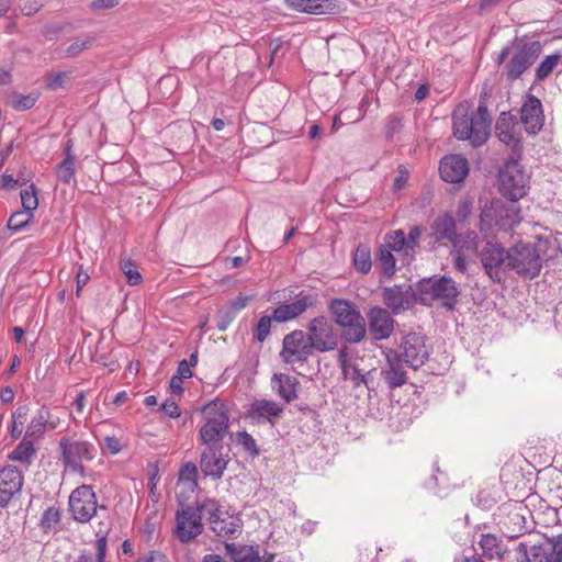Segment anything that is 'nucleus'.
<instances>
[{"mask_svg": "<svg viewBox=\"0 0 562 562\" xmlns=\"http://www.w3.org/2000/svg\"><path fill=\"white\" fill-rule=\"evenodd\" d=\"M543 50V44L535 35L515 36L499 52L495 63L507 82L524 80Z\"/></svg>", "mask_w": 562, "mask_h": 562, "instance_id": "1", "label": "nucleus"}, {"mask_svg": "<svg viewBox=\"0 0 562 562\" xmlns=\"http://www.w3.org/2000/svg\"><path fill=\"white\" fill-rule=\"evenodd\" d=\"M491 124L492 119L484 100L479 101L475 114L468 102L458 104L452 112L453 136L459 140H469L473 147L487 140Z\"/></svg>", "mask_w": 562, "mask_h": 562, "instance_id": "2", "label": "nucleus"}, {"mask_svg": "<svg viewBox=\"0 0 562 562\" xmlns=\"http://www.w3.org/2000/svg\"><path fill=\"white\" fill-rule=\"evenodd\" d=\"M557 240H539L531 245L518 243L508 249L507 268L524 279L532 280L539 276L543 261L558 254Z\"/></svg>", "mask_w": 562, "mask_h": 562, "instance_id": "3", "label": "nucleus"}, {"mask_svg": "<svg viewBox=\"0 0 562 562\" xmlns=\"http://www.w3.org/2000/svg\"><path fill=\"white\" fill-rule=\"evenodd\" d=\"M418 302L425 306H431L439 302L441 307L453 311L459 303L461 295L460 284L451 277L435 274L424 278L416 284Z\"/></svg>", "mask_w": 562, "mask_h": 562, "instance_id": "4", "label": "nucleus"}, {"mask_svg": "<svg viewBox=\"0 0 562 562\" xmlns=\"http://www.w3.org/2000/svg\"><path fill=\"white\" fill-rule=\"evenodd\" d=\"M329 311L335 323L341 328L342 338L349 344H358L366 336V323L356 305L347 300L334 299Z\"/></svg>", "mask_w": 562, "mask_h": 562, "instance_id": "5", "label": "nucleus"}, {"mask_svg": "<svg viewBox=\"0 0 562 562\" xmlns=\"http://www.w3.org/2000/svg\"><path fill=\"white\" fill-rule=\"evenodd\" d=\"M205 423L199 430L201 443H223L229 428V411L227 406L213 400L202 407Z\"/></svg>", "mask_w": 562, "mask_h": 562, "instance_id": "6", "label": "nucleus"}, {"mask_svg": "<svg viewBox=\"0 0 562 562\" xmlns=\"http://www.w3.org/2000/svg\"><path fill=\"white\" fill-rule=\"evenodd\" d=\"M530 176L520 165L518 158L510 156L498 172L499 193L512 202H517L527 195Z\"/></svg>", "mask_w": 562, "mask_h": 562, "instance_id": "7", "label": "nucleus"}, {"mask_svg": "<svg viewBox=\"0 0 562 562\" xmlns=\"http://www.w3.org/2000/svg\"><path fill=\"white\" fill-rule=\"evenodd\" d=\"M203 510H206V507H202V502L195 506H184L183 502H179L175 533L181 543H188L203 532Z\"/></svg>", "mask_w": 562, "mask_h": 562, "instance_id": "8", "label": "nucleus"}, {"mask_svg": "<svg viewBox=\"0 0 562 562\" xmlns=\"http://www.w3.org/2000/svg\"><path fill=\"white\" fill-rule=\"evenodd\" d=\"M58 449L65 468L81 476L85 475L83 461H91L95 456V447L85 440H70L63 437L59 441Z\"/></svg>", "mask_w": 562, "mask_h": 562, "instance_id": "9", "label": "nucleus"}, {"mask_svg": "<svg viewBox=\"0 0 562 562\" xmlns=\"http://www.w3.org/2000/svg\"><path fill=\"white\" fill-rule=\"evenodd\" d=\"M477 257L488 279L495 283H501L504 280L506 269H508V249L506 250L497 241L487 240L481 247Z\"/></svg>", "mask_w": 562, "mask_h": 562, "instance_id": "10", "label": "nucleus"}, {"mask_svg": "<svg viewBox=\"0 0 562 562\" xmlns=\"http://www.w3.org/2000/svg\"><path fill=\"white\" fill-rule=\"evenodd\" d=\"M202 507H206L211 529L217 537L232 539L240 533L241 520L223 510L216 499L205 498Z\"/></svg>", "mask_w": 562, "mask_h": 562, "instance_id": "11", "label": "nucleus"}, {"mask_svg": "<svg viewBox=\"0 0 562 562\" xmlns=\"http://www.w3.org/2000/svg\"><path fill=\"white\" fill-rule=\"evenodd\" d=\"M69 510L72 518L80 524L89 522L98 510L106 512L104 505H98L97 495L90 485L75 488L69 496Z\"/></svg>", "mask_w": 562, "mask_h": 562, "instance_id": "12", "label": "nucleus"}, {"mask_svg": "<svg viewBox=\"0 0 562 562\" xmlns=\"http://www.w3.org/2000/svg\"><path fill=\"white\" fill-rule=\"evenodd\" d=\"M306 336L314 351L328 352L338 345V335L333 324L325 316H317L311 319L306 326Z\"/></svg>", "mask_w": 562, "mask_h": 562, "instance_id": "13", "label": "nucleus"}, {"mask_svg": "<svg viewBox=\"0 0 562 562\" xmlns=\"http://www.w3.org/2000/svg\"><path fill=\"white\" fill-rule=\"evenodd\" d=\"M313 352L306 334L295 329L284 336L280 358L286 364L304 363Z\"/></svg>", "mask_w": 562, "mask_h": 562, "instance_id": "14", "label": "nucleus"}, {"mask_svg": "<svg viewBox=\"0 0 562 562\" xmlns=\"http://www.w3.org/2000/svg\"><path fill=\"white\" fill-rule=\"evenodd\" d=\"M426 336L418 333H408L402 338L400 353L396 355L409 368L417 370L429 358L430 350L426 345Z\"/></svg>", "mask_w": 562, "mask_h": 562, "instance_id": "15", "label": "nucleus"}, {"mask_svg": "<svg viewBox=\"0 0 562 562\" xmlns=\"http://www.w3.org/2000/svg\"><path fill=\"white\" fill-rule=\"evenodd\" d=\"M383 303L391 310L393 315L407 311L418 301L417 291L409 284H395L385 286L381 293Z\"/></svg>", "mask_w": 562, "mask_h": 562, "instance_id": "16", "label": "nucleus"}, {"mask_svg": "<svg viewBox=\"0 0 562 562\" xmlns=\"http://www.w3.org/2000/svg\"><path fill=\"white\" fill-rule=\"evenodd\" d=\"M205 447L201 452L200 469L205 476L220 480L228 464V459L223 453V443H203Z\"/></svg>", "mask_w": 562, "mask_h": 562, "instance_id": "17", "label": "nucleus"}, {"mask_svg": "<svg viewBox=\"0 0 562 562\" xmlns=\"http://www.w3.org/2000/svg\"><path fill=\"white\" fill-rule=\"evenodd\" d=\"M520 121L528 135H538L546 121L543 108L540 99L531 93L524 97V102L520 109Z\"/></svg>", "mask_w": 562, "mask_h": 562, "instance_id": "18", "label": "nucleus"}, {"mask_svg": "<svg viewBox=\"0 0 562 562\" xmlns=\"http://www.w3.org/2000/svg\"><path fill=\"white\" fill-rule=\"evenodd\" d=\"M24 477L22 472L13 465L0 470V507L5 508L10 502L20 496Z\"/></svg>", "mask_w": 562, "mask_h": 562, "instance_id": "19", "label": "nucleus"}, {"mask_svg": "<svg viewBox=\"0 0 562 562\" xmlns=\"http://www.w3.org/2000/svg\"><path fill=\"white\" fill-rule=\"evenodd\" d=\"M317 295L301 291L294 302L280 304L273 310V321L285 323L305 313L307 308L315 307Z\"/></svg>", "mask_w": 562, "mask_h": 562, "instance_id": "20", "label": "nucleus"}, {"mask_svg": "<svg viewBox=\"0 0 562 562\" xmlns=\"http://www.w3.org/2000/svg\"><path fill=\"white\" fill-rule=\"evenodd\" d=\"M369 331L375 340H384L391 337L395 321L392 312L381 306H372L367 313Z\"/></svg>", "mask_w": 562, "mask_h": 562, "instance_id": "21", "label": "nucleus"}, {"mask_svg": "<svg viewBox=\"0 0 562 562\" xmlns=\"http://www.w3.org/2000/svg\"><path fill=\"white\" fill-rule=\"evenodd\" d=\"M439 173L443 181L459 183L469 173V162L461 155H449L440 160Z\"/></svg>", "mask_w": 562, "mask_h": 562, "instance_id": "22", "label": "nucleus"}, {"mask_svg": "<svg viewBox=\"0 0 562 562\" xmlns=\"http://www.w3.org/2000/svg\"><path fill=\"white\" fill-rule=\"evenodd\" d=\"M288 9L308 14H336L339 12L337 0H284Z\"/></svg>", "mask_w": 562, "mask_h": 562, "instance_id": "23", "label": "nucleus"}, {"mask_svg": "<svg viewBox=\"0 0 562 562\" xmlns=\"http://www.w3.org/2000/svg\"><path fill=\"white\" fill-rule=\"evenodd\" d=\"M283 413V406L270 400H256L250 404L248 416L260 423L276 425Z\"/></svg>", "mask_w": 562, "mask_h": 562, "instance_id": "24", "label": "nucleus"}, {"mask_svg": "<svg viewBox=\"0 0 562 562\" xmlns=\"http://www.w3.org/2000/svg\"><path fill=\"white\" fill-rule=\"evenodd\" d=\"M430 238L438 244H453L458 238L457 222L450 213H445L435 218L430 224Z\"/></svg>", "mask_w": 562, "mask_h": 562, "instance_id": "25", "label": "nucleus"}, {"mask_svg": "<svg viewBox=\"0 0 562 562\" xmlns=\"http://www.w3.org/2000/svg\"><path fill=\"white\" fill-rule=\"evenodd\" d=\"M497 215V227L501 231H508L518 225L521 221V210L516 202L493 200Z\"/></svg>", "mask_w": 562, "mask_h": 562, "instance_id": "26", "label": "nucleus"}, {"mask_svg": "<svg viewBox=\"0 0 562 562\" xmlns=\"http://www.w3.org/2000/svg\"><path fill=\"white\" fill-rule=\"evenodd\" d=\"M271 386L281 398L286 403H291L297 398L300 381L297 378L289 374L276 373L271 379Z\"/></svg>", "mask_w": 562, "mask_h": 562, "instance_id": "27", "label": "nucleus"}, {"mask_svg": "<svg viewBox=\"0 0 562 562\" xmlns=\"http://www.w3.org/2000/svg\"><path fill=\"white\" fill-rule=\"evenodd\" d=\"M515 116L510 112H501L495 130L498 139L514 148L521 147L520 139L515 134Z\"/></svg>", "mask_w": 562, "mask_h": 562, "instance_id": "28", "label": "nucleus"}, {"mask_svg": "<svg viewBox=\"0 0 562 562\" xmlns=\"http://www.w3.org/2000/svg\"><path fill=\"white\" fill-rule=\"evenodd\" d=\"M401 358H387V368L382 370V378L390 390H394L407 382L406 371L402 364Z\"/></svg>", "mask_w": 562, "mask_h": 562, "instance_id": "29", "label": "nucleus"}, {"mask_svg": "<svg viewBox=\"0 0 562 562\" xmlns=\"http://www.w3.org/2000/svg\"><path fill=\"white\" fill-rule=\"evenodd\" d=\"M225 549L234 562H258L259 547L226 543Z\"/></svg>", "mask_w": 562, "mask_h": 562, "instance_id": "30", "label": "nucleus"}, {"mask_svg": "<svg viewBox=\"0 0 562 562\" xmlns=\"http://www.w3.org/2000/svg\"><path fill=\"white\" fill-rule=\"evenodd\" d=\"M502 543V540L493 533H482L479 540L482 555L490 560L503 557L504 550Z\"/></svg>", "mask_w": 562, "mask_h": 562, "instance_id": "31", "label": "nucleus"}, {"mask_svg": "<svg viewBox=\"0 0 562 562\" xmlns=\"http://www.w3.org/2000/svg\"><path fill=\"white\" fill-rule=\"evenodd\" d=\"M75 164L76 158L71 153V145L68 144L65 148V158L56 168V176L60 182L69 184L75 181Z\"/></svg>", "mask_w": 562, "mask_h": 562, "instance_id": "32", "label": "nucleus"}, {"mask_svg": "<svg viewBox=\"0 0 562 562\" xmlns=\"http://www.w3.org/2000/svg\"><path fill=\"white\" fill-rule=\"evenodd\" d=\"M452 249L456 252H472L477 256L479 249V235L474 231H467L463 234L458 233V238L452 244Z\"/></svg>", "mask_w": 562, "mask_h": 562, "instance_id": "33", "label": "nucleus"}, {"mask_svg": "<svg viewBox=\"0 0 562 562\" xmlns=\"http://www.w3.org/2000/svg\"><path fill=\"white\" fill-rule=\"evenodd\" d=\"M562 63V55L554 53L547 55L535 69V82L544 81Z\"/></svg>", "mask_w": 562, "mask_h": 562, "instance_id": "34", "label": "nucleus"}, {"mask_svg": "<svg viewBox=\"0 0 562 562\" xmlns=\"http://www.w3.org/2000/svg\"><path fill=\"white\" fill-rule=\"evenodd\" d=\"M376 266L380 269L381 273L391 279L395 276L396 272V260L394 255L387 247H383L382 245L379 247L376 252Z\"/></svg>", "mask_w": 562, "mask_h": 562, "instance_id": "35", "label": "nucleus"}, {"mask_svg": "<svg viewBox=\"0 0 562 562\" xmlns=\"http://www.w3.org/2000/svg\"><path fill=\"white\" fill-rule=\"evenodd\" d=\"M383 247H387L391 251L403 252V255H412L406 243V235L403 229H396L387 233L384 237Z\"/></svg>", "mask_w": 562, "mask_h": 562, "instance_id": "36", "label": "nucleus"}, {"mask_svg": "<svg viewBox=\"0 0 562 562\" xmlns=\"http://www.w3.org/2000/svg\"><path fill=\"white\" fill-rule=\"evenodd\" d=\"M355 269L361 274H368L372 268L371 251L364 244L358 245L353 252Z\"/></svg>", "mask_w": 562, "mask_h": 562, "instance_id": "37", "label": "nucleus"}, {"mask_svg": "<svg viewBox=\"0 0 562 562\" xmlns=\"http://www.w3.org/2000/svg\"><path fill=\"white\" fill-rule=\"evenodd\" d=\"M48 424V412L41 409L36 416H34L25 431L24 437L37 440L44 434L45 427Z\"/></svg>", "mask_w": 562, "mask_h": 562, "instance_id": "38", "label": "nucleus"}, {"mask_svg": "<svg viewBox=\"0 0 562 562\" xmlns=\"http://www.w3.org/2000/svg\"><path fill=\"white\" fill-rule=\"evenodd\" d=\"M38 100V93L31 92L29 94H22L20 92H11L9 94V102L15 111H26L32 109Z\"/></svg>", "mask_w": 562, "mask_h": 562, "instance_id": "39", "label": "nucleus"}, {"mask_svg": "<svg viewBox=\"0 0 562 562\" xmlns=\"http://www.w3.org/2000/svg\"><path fill=\"white\" fill-rule=\"evenodd\" d=\"M34 440L24 437L21 442L10 453L9 458L14 461L30 463L35 454Z\"/></svg>", "mask_w": 562, "mask_h": 562, "instance_id": "40", "label": "nucleus"}, {"mask_svg": "<svg viewBox=\"0 0 562 562\" xmlns=\"http://www.w3.org/2000/svg\"><path fill=\"white\" fill-rule=\"evenodd\" d=\"M60 518L61 513L59 507L50 506L43 512L38 526L44 533H49L55 529L56 525L60 522Z\"/></svg>", "mask_w": 562, "mask_h": 562, "instance_id": "41", "label": "nucleus"}, {"mask_svg": "<svg viewBox=\"0 0 562 562\" xmlns=\"http://www.w3.org/2000/svg\"><path fill=\"white\" fill-rule=\"evenodd\" d=\"M493 226L497 227V215L492 201L490 204H485L481 211L479 228L482 234L488 235Z\"/></svg>", "mask_w": 562, "mask_h": 562, "instance_id": "42", "label": "nucleus"}, {"mask_svg": "<svg viewBox=\"0 0 562 562\" xmlns=\"http://www.w3.org/2000/svg\"><path fill=\"white\" fill-rule=\"evenodd\" d=\"M198 468L193 462L184 463L178 475V483L187 485V490L193 492L198 487Z\"/></svg>", "mask_w": 562, "mask_h": 562, "instance_id": "43", "label": "nucleus"}, {"mask_svg": "<svg viewBox=\"0 0 562 562\" xmlns=\"http://www.w3.org/2000/svg\"><path fill=\"white\" fill-rule=\"evenodd\" d=\"M341 374L345 380H350L352 382L353 387H359L360 385H366L369 389L368 385V378L362 372V370L359 369V367L355 363H349L346 367V372L341 371Z\"/></svg>", "mask_w": 562, "mask_h": 562, "instance_id": "44", "label": "nucleus"}, {"mask_svg": "<svg viewBox=\"0 0 562 562\" xmlns=\"http://www.w3.org/2000/svg\"><path fill=\"white\" fill-rule=\"evenodd\" d=\"M33 216L34 214L31 212L16 211L10 216L7 226L10 231H22L32 221Z\"/></svg>", "mask_w": 562, "mask_h": 562, "instance_id": "45", "label": "nucleus"}, {"mask_svg": "<svg viewBox=\"0 0 562 562\" xmlns=\"http://www.w3.org/2000/svg\"><path fill=\"white\" fill-rule=\"evenodd\" d=\"M24 211L33 213L38 206L37 190L34 184L24 189L20 193Z\"/></svg>", "mask_w": 562, "mask_h": 562, "instance_id": "46", "label": "nucleus"}, {"mask_svg": "<svg viewBox=\"0 0 562 562\" xmlns=\"http://www.w3.org/2000/svg\"><path fill=\"white\" fill-rule=\"evenodd\" d=\"M121 270L126 277L130 285H138L143 281L142 274L138 272L136 266L131 260H124L121 262Z\"/></svg>", "mask_w": 562, "mask_h": 562, "instance_id": "47", "label": "nucleus"}, {"mask_svg": "<svg viewBox=\"0 0 562 562\" xmlns=\"http://www.w3.org/2000/svg\"><path fill=\"white\" fill-rule=\"evenodd\" d=\"M272 319L273 315H263L260 317L256 328L254 329V338L257 341L263 342L267 339L270 334Z\"/></svg>", "mask_w": 562, "mask_h": 562, "instance_id": "48", "label": "nucleus"}, {"mask_svg": "<svg viewBox=\"0 0 562 562\" xmlns=\"http://www.w3.org/2000/svg\"><path fill=\"white\" fill-rule=\"evenodd\" d=\"M237 441L251 457L255 458L260 454L255 439L247 431L237 432Z\"/></svg>", "mask_w": 562, "mask_h": 562, "instance_id": "49", "label": "nucleus"}, {"mask_svg": "<svg viewBox=\"0 0 562 562\" xmlns=\"http://www.w3.org/2000/svg\"><path fill=\"white\" fill-rule=\"evenodd\" d=\"M236 314L227 307L221 308L216 314V328L224 331L236 318Z\"/></svg>", "mask_w": 562, "mask_h": 562, "instance_id": "50", "label": "nucleus"}, {"mask_svg": "<svg viewBox=\"0 0 562 562\" xmlns=\"http://www.w3.org/2000/svg\"><path fill=\"white\" fill-rule=\"evenodd\" d=\"M531 551L537 562H553L554 555L548 541L543 544L533 546Z\"/></svg>", "mask_w": 562, "mask_h": 562, "instance_id": "51", "label": "nucleus"}, {"mask_svg": "<svg viewBox=\"0 0 562 562\" xmlns=\"http://www.w3.org/2000/svg\"><path fill=\"white\" fill-rule=\"evenodd\" d=\"M25 416L26 409L23 407H19L16 412L13 414V425L11 430L12 437L16 438L22 434Z\"/></svg>", "mask_w": 562, "mask_h": 562, "instance_id": "52", "label": "nucleus"}, {"mask_svg": "<svg viewBox=\"0 0 562 562\" xmlns=\"http://www.w3.org/2000/svg\"><path fill=\"white\" fill-rule=\"evenodd\" d=\"M91 37H87L85 40H76L67 47L66 55L68 57H75L79 55L83 49L88 48L91 45Z\"/></svg>", "mask_w": 562, "mask_h": 562, "instance_id": "53", "label": "nucleus"}, {"mask_svg": "<svg viewBox=\"0 0 562 562\" xmlns=\"http://www.w3.org/2000/svg\"><path fill=\"white\" fill-rule=\"evenodd\" d=\"M69 77H70V72H67V71L56 72L48 79L47 87L50 90H57L59 88H63L66 82V79H68Z\"/></svg>", "mask_w": 562, "mask_h": 562, "instance_id": "54", "label": "nucleus"}, {"mask_svg": "<svg viewBox=\"0 0 562 562\" xmlns=\"http://www.w3.org/2000/svg\"><path fill=\"white\" fill-rule=\"evenodd\" d=\"M547 540L554 555L553 562H562V535L548 538Z\"/></svg>", "mask_w": 562, "mask_h": 562, "instance_id": "55", "label": "nucleus"}, {"mask_svg": "<svg viewBox=\"0 0 562 562\" xmlns=\"http://www.w3.org/2000/svg\"><path fill=\"white\" fill-rule=\"evenodd\" d=\"M403 127L401 119L393 116L391 117L385 126V136L387 139L393 138L395 134H397Z\"/></svg>", "mask_w": 562, "mask_h": 562, "instance_id": "56", "label": "nucleus"}, {"mask_svg": "<svg viewBox=\"0 0 562 562\" xmlns=\"http://www.w3.org/2000/svg\"><path fill=\"white\" fill-rule=\"evenodd\" d=\"M420 235H422V228L419 226H413L406 236V243H407L408 248L412 254L414 252L415 248L418 246Z\"/></svg>", "mask_w": 562, "mask_h": 562, "instance_id": "57", "label": "nucleus"}, {"mask_svg": "<svg viewBox=\"0 0 562 562\" xmlns=\"http://www.w3.org/2000/svg\"><path fill=\"white\" fill-rule=\"evenodd\" d=\"M451 256L453 258V267L458 272L465 273L468 270V261L464 252H456L454 249L451 250Z\"/></svg>", "mask_w": 562, "mask_h": 562, "instance_id": "58", "label": "nucleus"}, {"mask_svg": "<svg viewBox=\"0 0 562 562\" xmlns=\"http://www.w3.org/2000/svg\"><path fill=\"white\" fill-rule=\"evenodd\" d=\"M160 409L170 418H177L181 414L177 403L171 400H167L166 402H164L160 406Z\"/></svg>", "mask_w": 562, "mask_h": 562, "instance_id": "59", "label": "nucleus"}, {"mask_svg": "<svg viewBox=\"0 0 562 562\" xmlns=\"http://www.w3.org/2000/svg\"><path fill=\"white\" fill-rule=\"evenodd\" d=\"M135 562H168V559L160 551L153 550L148 554L139 557Z\"/></svg>", "mask_w": 562, "mask_h": 562, "instance_id": "60", "label": "nucleus"}, {"mask_svg": "<svg viewBox=\"0 0 562 562\" xmlns=\"http://www.w3.org/2000/svg\"><path fill=\"white\" fill-rule=\"evenodd\" d=\"M472 203L468 200L461 201L458 210L457 217L460 222H464L471 214Z\"/></svg>", "mask_w": 562, "mask_h": 562, "instance_id": "61", "label": "nucleus"}, {"mask_svg": "<svg viewBox=\"0 0 562 562\" xmlns=\"http://www.w3.org/2000/svg\"><path fill=\"white\" fill-rule=\"evenodd\" d=\"M247 302L248 297L244 295H238L234 300H232L229 302V305L226 307L237 315L239 311L244 310L247 306Z\"/></svg>", "mask_w": 562, "mask_h": 562, "instance_id": "62", "label": "nucleus"}, {"mask_svg": "<svg viewBox=\"0 0 562 562\" xmlns=\"http://www.w3.org/2000/svg\"><path fill=\"white\" fill-rule=\"evenodd\" d=\"M169 389L172 394L181 396L184 392L183 379H181V376L173 375L169 381Z\"/></svg>", "mask_w": 562, "mask_h": 562, "instance_id": "63", "label": "nucleus"}, {"mask_svg": "<svg viewBox=\"0 0 562 562\" xmlns=\"http://www.w3.org/2000/svg\"><path fill=\"white\" fill-rule=\"evenodd\" d=\"M408 180V172L404 168L398 169V175L394 179L393 189L394 191H400L404 188Z\"/></svg>", "mask_w": 562, "mask_h": 562, "instance_id": "64", "label": "nucleus"}]
</instances>
